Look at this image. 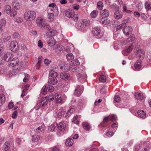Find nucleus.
<instances>
[{
  "label": "nucleus",
  "mask_w": 151,
  "mask_h": 151,
  "mask_svg": "<svg viewBox=\"0 0 151 151\" xmlns=\"http://www.w3.org/2000/svg\"><path fill=\"white\" fill-rule=\"evenodd\" d=\"M18 43L16 41H12L11 42L9 48L12 51L16 52L18 50Z\"/></svg>",
  "instance_id": "obj_7"
},
{
  "label": "nucleus",
  "mask_w": 151,
  "mask_h": 151,
  "mask_svg": "<svg viewBox=\"0 0 151 151\" xmlns=\"http://www.w3.org/2000/svg\"><path fill=\"white\" fill-rule=\"evenodd\" d=\"M98 13V12L97 10H94L91 12L90 15L92 18H94L97 17Z\"/></svg>",
  "instance_id": "obj_36"
},
{
  "label": "nucleus",
  "mask_w": 151,
  "mask_h": 151,
  "mask_svg": "<svg viewBox=\"0 0 151 151\" xmlns=\"http://www.w3.org/2000/svg\"><path fill=\"white\" fill-rule=\"evenodd\" d=\"M128 20H127L126 19L124 20V22L118 26L116 28V30H118L125 27L126 25V23H127L128 22Z\"/></svg>",
  "instance_id": "obj_27"
},
{
  "label": "nucleus",
  "mask_w": 151,
  "mask_h": 151,
  "mask_svg": "<svg viewBox=\"0 0 151 151\" xmlns=\"http://www.w3.org/2000/svg\"><path fill=\"white\" fill-rule=\"evenodd\" d=\"M100 14L101 16L104 17H105L109 16V12L108 10L106 9H104L101 11Z\"/></svg>",
  "instance_id": "obj_15"
},
{
  "label": "nucleus",
  "mask_w": 151,
  "mask_h": 151,
  "mask_svg": "<svg viewBox=\"0 0 151 151\" xmlns=\"http://www.w3.org/2000/svg\"><path fill=\"white\" fill-rule=\"evenodd\" d=\"M13 145L7 142L4 143L3 149L4 151H13Z\"/></svg>",
  "instance_id": "obj_6"
},
{
  "label": "nucleus",
  "mask_w": 151,
  "mask_h": 151,
  "mask_svg": "<svg viewBox=\"0 0 151 151\" xmlns=\"http://www.w3.org/2000/svg\"><path fill=\"white\" fill-rule=\"evenodd\" d=\"M135 96L136 98L138 100H142L143 98V95L141 93H136Z\"/></svg>",
  "instance_id": "obj_35"
},
{
  "label": "nucleus",
  "mask_w": 151,
  "mask_h": 151,
  "mask_svg": "<svg viewBox=\"0 0 151 151\" xmlns=\"http://www.w3.org/2000/svg\"><path fill=\"white\" fill-rule=\"evenodd\" d=\"M123 11L124 12H125L128 14H130L132 12V11H131L127 9V7L125 5H123Z\"/></svg>",
  "instance_id": "obj_48"
},
{
  "label": "nucleus",
  "mask_w": 151,
  "mask_h": 151,
  "mask_svg": "<svg viewBox=\"0 0 151 151\" xmlns=\"http://www.w3.org/2000/svg\"><path fill=\"white\" fill-rule=\"evenodd\" d=\"M133 48V46L131 45L125 49V51L127 53H129L132 51Z\"/></svg>",
  "instance_id": "obj_42"
},
{
  "label": "nucleus",
  "mask_w": 151,
  "mask_h": 151,
  "mask_svg": "<svg viewBox=\"0 0 151 151\" xmlns=\"http://www.w3.org/2000/svg\"><path fill=\"white\" fill-rule=\"evenodd\" d=\"M0 107H1L5 101L6 100L4 95L3 93L1 94L0 95Z\"/></svg>",
  "instance_id": "obj_30"
},
{
  "label": "nucleus",
  "mask_w": 151,
  "mask_h": 151,
  "mask_svg": "<svg viewBox=\"0 0 151 151\" xmlns=\"http://www.w3.org/2000/svg\"><path fill=\"white\" fill-rule=\"evenodd\" d=\"M42 59V56H40L38 57V61L37 64L39 66H40L41 62Z\"/></svg>",
  "instance_id": "obj_61"
},
{
  "label": "nucleus",
  "mask_w": 151,
  "mask_h": 151,
  "mask_svg": "<svg viewBox=\"0 0 151 151\" xmlns=\"http://www.w3.org/2000/svg\"><path fill=\"white\" fill-rule=\"evenodd\" d=\"M100 21L101 23L104 24H108L110 22V21L105 17L102 18L100 19Z\"/></svg>",
  "instance_id": "obj_25"
},
{
  "label": "nucleus",
  "mask_w": 151,
  "mask_h": 151,
  "mask_svg": "<svg viewBox=\"0 0 151 151\" xmlns=\"http://www.w3.org/2000/svg\"><path fill=\"white\" fill-rule=\"evenodd\" d=\"M59 65L60 69L63 71H67L70 69L69 64L63 61L60 62Z\"/></svg>",
  "instance_id": "obj_5"
},
{
  "label": "nucleus",
  "mask_w": 151,
  "mask_h": 151,
  "mask_svg": "<svg viewBox=\"0 0 151 151\" xmlns=\"http://www.w3.org/2000/svg\"><path fill=\"white\" fill-rule=\"evenodd\" d=\"M83 128L86 130H89L90 129V125L87 122H84L82 124Z\"/></svg>",
  "instance_id": "obj_21"
},
{
  "label": "nucleus",
  "mask_w": 151,
  "mask_h": 151,
  "mask_svg": "<svg viewBox=\"0 0 151 151\" xmlns=\"http://www.w3.org/2000/svg\"><path fill=\"white\" fill-rule=\"evenodd\" d=\"M41 92L42 94H45L47 93V89L46 86H44L41 90Z\"/></svg>",
  "instance_id": "obj_59"
},
{
  "label": "nucleus",
  "mask_w": 151,
  "mask_h": 151,
  "mask_svg": "<svg viewBox=\"0 0 151 151\" xmlns=\"http://www.w3.org/2000/svg\"><path fill=\"white\" fill-rule=\"evenodd\" d=\"M19 72L18 70H16V71L15 72V74H14L15 75H20L21 76H28V74H26L25 73L23 72H22L19 73Z\"/></svg>",
  "instance_id": "obj_55"
},
{
  "label": "nucleus",
  "mask_w": 151,
  "mask_h": 151,
  "mask_svg": "<svg viewBox=\"0 0 151 151\" xmlns=\"http://www.w3.org/2000/svg\"><path fill=\"white\" fill-rule=\"evenodd\" d=\"M92 32L93 35L97 36L98 38H101L103 36L102 34L101 33V29L99 27H96L93 28Z\"/></svg>",
  "instance_id": "obj_4"
},
{
  "label": "nucleus",
  "mask_w": 151,
  "mask_h": 151,
  "mask_svg": "<svg viewBox=\"0 0 151 151\" xmlns=\"http://www.w3.org/2000/svg\"><path fill=\"white\" fill-rule=\"evenodd\" d=\"M142 144H139L136 145L134 149V151H139V150H142Z\"/></svg>",
  "instance_id": "obj_41"
},
{
  "label": "nucleus",
  "mask_w": 151,
  "mask_h": 151,
  "mask_svg": "<svg viewBox=\"0 0 151 151\" xmlns=\"http://www.w3.org/2000/svg\"><path fill=\"white\" fill-rule=\"evenodd\" d=\"M6 21L4 19H1L0 21V32H1L3 28L6 25Z\"/></svg>",
  "instance_id": "obj_20"
},
{
  "label": "nucleus",
  "mask_w": 151,
  "mask_h": 151,
  "mask_svg": "<svg viewBox=\"0 0 151 151\" xmlns=\"http://www.w3.org/2000/svg\"><path fill=\"white\" fill-rule=\"evenodd\" d=\"M49 7H51L53 8H55V11H56V12H57L58 10V8L57 7V6L56 5V4L55 3H52V4H50L49 5Z\"/></svg>",
  "instance_id": "obj_54"
},
{
  "label": "nucleus",
  "mask_w": 151,
  "mask_h": 151,
  "mask_svg": "<svg viewBox=\"0 0 151 151\" xmlns=\"http://www.w3.org/2000/svg\"><path fill=\"white\" fill-rule=\"evenodd\" d=\"M65 16L69 18L73 17L75 15V13L72 10L68 9L65 12Z\"/></svg>",
  "instance_id": "obj_14"
},
{
  "label": "nucleus",
  "mask_w": 151,
  "mask_h": 151,
  "mask_svg": "<svg viewBox=\"0 0 151 151\" xmlns=\"http://www.w3.org/2000/svg\"><path fill=\"white\" fill-rule=\"evenodd\" d=\"M55 125L54 124H52L49 127V130L51 131H53L55 129Z\"/></svg>",
  "instance_id": "obj_58"
},
{
  "label": "nucleus",
  "mask_w": 151,
  "mask_h": 151,
  "mask_svg": "<svg viewBox=\"0 0 151 151\" xmlns=\"http://www.w3.org/2000/svg\"><path fill=\"white\" fill-rule=\"evenodd\" d=\"M81 117V116L76 115L73 118V122L74 123L77 124H78L79 123V120L80 119Z\"/></svg>",
  "instance_id": "obj_22"
},
{
  "label": "nucleus",
  "mask_w": 151,
  "mask_h": 151,
  "mask_svg": "<svg viewBox=\"0 0 151 151\" xmlns=\"http://www.w3.org/2000/svg\"><path fill=\"white\" fill-rule=\"evenodd\" d=\"M19 63V60L18 58H14L11 60L9 64L10 67H12L15 66Z\"/></svg>",
  "instance_id": "obj_13"
},
{
  "label": "nucleus",
  "mask_w": 151,
  "mask_h": 151,
  "mask_svg": "<svg viewBox=\"0 0 151 151\" xmlns=\"http://www.w3.org/2000/svg\"><path fill=\"white\" fill-rule=\"evenodd\" d=\"M137 113L139 117L143 119L145 118L146 113L143 111L139 110L138 111Z\"/></svg>",
  "instance_id": "obj_18"
},
{
  "label": "nucleus",
  "mask_w": 151,
  "mask_h": 151,
  "mask_svg": "<svg viewBox=\"0 0 151 151\" xmlns=\"http://www.w3.org/2000/svg\"><path fill=\"white\" fill-rule=\"evenodd\" d=\"M24 18L27 21H32L34 20L36 16V13L32 11H29L25 13L24 15Z\"/></svg>",
  "instance_id": "obj_2"
},
{
  "label": "nucleus",
  "mask_w": 151,
  "mask_h": 151,
  "mask_svg": "<svg viewBox=\"0 0 151 151\" xmlns=\"http://www.w3.org/2000/svg\"><path fill=\"white\" fill-rule=\"evenodd\" d=\"M121 99L119 96L116 95L114 97V100L116 102L119 103Z\"/></svg>",
  "instance_id": "obj_56"
},
{
  "label": "nucleus",
  "mask_w": 151,
  "mask_h": 151,
  "mask_svg": "<svg viewBox=\"0 0 151 151\" xmlns=\"http://www.w3.org/2000/svg\"><path fill=\"white\" fill-rule=\"evenodd\" d=\"M123 31L126 35H129L132 33V29L131 26H127L123 29Z\"/></svg>",
  "instance_id": "obj_10"
},
{
  "label": "nucleus",
  "mask_w": 151,
  "mask_h": 151,
  "mask_svg": "<svg viewBox=\"0 0 151 151\" xmlns=\"http://www.w3.org/2000/svg\"><path fill=\"white\" fill-rule=\"evenodd\" d=\"M5 12L6 13L9 14L12 11V9L11 6L9 5H6L5 6Z\"/></svg>",
  "instance_id": "obj_33"
},
{
  "label": "nucleus",
  "mask_w": 151,
  "mask_h": 151,
  "mask_svg": "<svg viewBox=\"0 0 151 151\" xmlns=\"http://www.w3.org/2000/svg\"><path fill=\"white\" fill-rule=\"evenodd\" d=\"M32 141L33 142H37L38 141L40 138V136L37 135L36 136H32Z\"/></svg>",
  "instance_id": "obj_46"
},
{
  "label": "nucleus",
  "mask_w": 151,
  "mask_h": 151,
  "mask_svg": "<svg viewBox=\"0 0 151 151\" xmlns=\"http://www.w3.org/2000/svg\"><path fill=\"white\" fill-rule=\"evenodd\" d=\"M90 25V22L88 20L85 19L77 23L76 26V28L81 31L84 32L86 31L87 27Z\"/></svg>",
  "instance_id": "obj_1"
},
{
  "label": "nucleus",
  "mask_w": 151,
  "mask_h": 151,
  "mask_svg": "<svg viewBox=\"0 0 151 151\" xmlns=\"http://www.w3.org/2000/svg\"><path fill=\"white\" fill-rule=\"evenodd\" d=\"M47 42L48 45L51 46H53L55 44V40L52 38H51Z\"/></svg>",
  "instance_id": "obj_32"
},
{
  "label": "nucleus",
  "mask_w": 151,
  "mask_h": 151,
  "mask_svg": "<svg viewBox=\"0 0 151 151\" xmlns=\"http://www.w3.org/2000/svg\"><path fill=\"white\" fill-rule=\"evenodd\" d=\"M12 55L9 52L5 54L3 56V60L6 61H9Z\"/></svg>",
  "instance_id": "obj_19"
},
{
  "label": "nucleus",
  "mask_w": 151,
  "mask_h": 151,
  "mask_svg": "<svg viewBox=\"0 0 151 151\" xmlns=\"http://www.w3.org/2000/svg\"><path fill=\"white\" fill-rule=\"evenodd\" d=\"M56 100V102L58 103L61 102L62 99L61 98V95L58 93H57L55 94Z\"/></svg>",
  "instance_id": "obj_24"
},
{
  "label": "nucleus",
  "mask_w": 151,
  "mask_h": 151,
  "mask_svg": "<svg viewBox=\"0 0 151 151\" xmlns=\"http://www.w3.org/2000/svg\"><path fill=\"white\" fill-rule=\"evenodd\" d=\"M58 129L61 131H63L65 130L66 127V124L63 121H62L57 124Z\"/></svg>",
  "instance_id": "obj_12"
},
{
  "label": "nucleus",
  "mask_w": 151,
  "mask_h": 151,
  "mask_svg": "<svg viewBox=\"0 0 151 151\" xmlns=\"http://www.w3.org/2000/svg\"><path fill=\"white\" fill-rule=\"evenodd\" d=\"M117 118L116 115L114 114L110 115L109 116L105 117L103 119V122L101 123V125L103 127H107V123L109 121L114 122L116 120Z\"/></svg>",
  "instance_id": "obj_3"
},
{
  "label": "nucleus",
  "mask_w": 151,
  "mask_h": 151,
  "mask_svg": "<svg viewBox=\"0 0 151 151\" xmlns=\"http://www.w3.org/2000/svg\"><path fill=\"white\" fill-rule=\"evenodd\" d=\"M48 81L50 84L54 85L57 83L58 80L56 77L51 76V78L49 79Z\"/></svg>",
  "instance_id": "obj_17"
},
{
  "label": "nucleus",
  "mask_w": 151,
  "mask_h": 151,
  "mask_svg": "<svg viewBox=\"0 0 151 151\" xmlns=\"http://www.w3.org/2000/svg\"><path fill=\"white\" fill-rule=\"evenodd\" d=\"M97 6L98 9L100 10H101L103 8V4L102 2L99 1L97 3Z\"/></svg>",
  "instance_id": "obj_40"
},
{
  "label": "nucleus",
  "mask_w": 151,
  "mask_h": 151,
  "mask_svg": "<svg viewBox=\"0 0 151 151\" xmlns=\"http://www.w3.org/2000/svg\"><path fill=\"white\" fill-rule=\"evenodd\" d=\"M73 143V141L72 139H68L66 140L65 144L66 146H71Z\"/></svg>",
  "instance_id": "obj_29"
},
{
  "label": "nucleus",
  "mask_w": 151,
  "mask_h": 151,
  "mask_svg": "<svg viewBox=\"0 0 151 151\" xmlns=\"http://www.w3.org/2000/svg\"><path fill=\"white\" fill-rule=\"evenodd\" d=\"M51 62V60H50L49 59L47 58L45 59L44 60V63L46 64L47 65L50 64Z\"/></svg>",
  "instance_id": "obj_64"
},
{
  "label": "nucleus",
  "mask_w": 151,
  "mask_h": 151,
  "mask_svg": "<svg viewBox=\"0 0 151 151\" xmlns=\"http://www.w3.org/2000/svg\"><path fill=\"white\" fill-rule=\"evenodd\" d=\"M114 132L111 131H107L105 134V137H110L112 136L114 134Z\"/></svg>",
  "instance_id": "obj_37"
},
{
  "label": "nucleus",
  "mask_w": 151,
  "mask_h": 151,
  "mask_svg": "<svg viewBox=\"0 0 151 151\" xmlns=\"http://www.w3.org/2000/svg\"><path fill=\"white\" fill-rule=\"evenodd\" d=\"M45 20L40 17H38L36 19V22L38 26L40 27H43L45 26Z\"/></svg>",
  "instance_id": "obj_9"
},
{
  "label": "nucleus",
  "mask_w": 151,
  "mask_h": 151,
  "mask_svg": "<svg viewBox=\"0 0 151 151\" xmlns=\"http://www.w3.org/2000/svg\"><path fill=\"white\" fill-rule=\"evenodd\" d=\"M83 89L82 86L78 85L76 88L74 94L76 96H79L82 93Z\"/></svg>",
  "instance_id": "obj_8"
},
{
  "label": "nucleus",
  "mask_w": 151,
  "mask_h": 151,
  "mask_svg": "<svg viewBox=\"0 0 151 151\" xmlns=\"http://www.w3.org/2000/svg\"><path fill=\"white\" fill-rule=\"evenodd\" d=\"M135 38V36L134 35H132L131 36H130L128 38L127 40L124 42L125 44H127L128 43L131 42L133 41Z\"/></svg>",
  "instance_id": "obj_28"
},
{
  "label": "nucleus",
  "mask_w": 151,
  "mask_h": 151,
  "mask_svg": "<svg viewBox=\"0 0 151 151\" xmlns=\"http://www.w3.org/2000/svg\"><path fill=\"white\" fill-rule=\"evenodd\" d=\"M106 76H100L99 78V81L102 83H104L106 81Z\"/></svg>",
  "instance_id": "obj_51"
},
{
  "label": "nucleus",
  "mask_w": 151,
  "mask_h": 151,
  "mask_svg": "<svg viewBox=\"0 0 151 151\" xmlns=\"http://www.w3.org/2000/svg\"><path fill=\"white\" fill-rule=\"evenodd\" d=\"M58 75V73L53 70L49 71V76H57Z\"/></svg>",
  "instance_id": "obj_52"
},
{
  "label": "nucleus",
  "mask_w": 151,
  "mask_h": 151,
  "mask_svg": "<svg viewBox=\"0 0 151 151\" xmlns=\"http://www.w3.org/2000/svg\"><path fill=\"white\" fill-rule=\"evenodd\" d=\"M29 85L28 84L24 83L23 84L22 88L23 91H25L27 90L29 88Z\"/></svg>",
  "instance_id": "obj_39"
},
{
  "label": "nucleus",
  "mask_w": 151,
  "mask_h": 151,
  "mask_svg": "<svg viewBox=\"0 0 151 151\" xmlns=\"http://www.w3.org/2000/svg\"><path fill=\"white\" fill-rule=\"evenodd\" d=\"M65 49V48L63 46H60L58 47L56 49V51L58 52V51H59L60 52L63 50Z\"/></svg>",
  "instance_id": "obj_57"
},
{
  "label": "nucleus",
  "mask_w": 151,
  "mask_h": 151,
  "mask_svg": "<svg viewBox=\"0 0 151 151\" xmlns=\"http://www.w3.org/2000/svg\"><path fill=\"white\" fill-rule=\"evenodd\" d=\"M70 76H60V78L63 80L66 81L70 79Z\"/></svg>",
  "instance_id": "obj_63"
},
{
  "label": "nucleus",
  "mask_w": 151,
  "mask_h": 151,
  "mask_svg": "<svg viewBox=\"0 0 151 151\" xmlns=\"http://www.w3.org/2000/svg\"><path fill=\"white\" fill-rule=\"evenodd\" d=\"M149 143L148 142H144L143 144H142V150L144 148V151H147L148 149V144Z\"/></svg>",
  "instance_id": "obj_38"
},
{
  "label": "nucleus",
  "mask_w": 151,
  "mask_h": 151,
  "mask_svg": "<svg viewBox=\"0 0 151 151\" xmlns=\"http://www.w3.org/2000/svg\"><path fill=\"white\" fill-rule=\"evenodd\" d=\"M70 64L71 65H78L80 64V62L78 59H76L71 61V63H70Z\"/></svg>",
  "instance_id": "obj_44"
},
{
  "label": "nucleus",
  "mask_w": 151,
  "mask_h": 151,
  "mask_svg": "<svg viewBox=\"0 0 151 151\" xmlns=\"http://www.w3.org/2000/svg\"><path fill=\"white\" fill-rule=\"evenodd\" d=\"M45 129V126L44 125H42L37 128L36 129V132L37 133H40L44 131Z\"/></svg>",
  "instance_id": "obj_31"
},
{
  "label": "nucleus",
  "mask_w": 151,
  "mask_h": 151,
  "mask_svg": "<svg viewBox=\"0 0 151 151\" xmlns=\"http://www.w3.org/2000/svg\"><path fill=\"white\" fill-rule=\"evenodd\" d=\"M114 16L116 19H119L122 17V14L119 12V11H116L114 13Z\"/></svg>",
  "instance_id": "obj_26"
},
{
  "label": "nucleus",
  "mask_w": 151,
  "mask_h": 151,
  "mask_svg": "<svg viewBox=\"0 0 151 151\" xmlns=\"http://www.w3.org/2000/svg\"><path fill=\"white\" fill-rule=\"evenodd\" d=\"M74 56L72 53L68 54L66 55V58L68 60H72L74 58Z\"/></svg>",
  "instance_id": "obj_47"
},
{
  "label": "nucleus",
  "mask_w": 151,
  "mask_h": 151,
  "mask_svg": "<svg viewBox=\"0 0 151 151\" xmlns=\"http://www.w3.org/2000/svg\"><path fill=\"white\" fill-rule=\"evenodd\" d=\"M74 111V110L73 109H71L69 110L68 112L66 113V115L65 116V117H66L67 116V115L68 114L70 115L71 113L73 112Z\"/></svg>",
  "instance_id": "obj_62"
},
{
  "label": "nucleus",
  "mask_w": 151,
  "mask_h": 151,
  "mask_svg": "<svg viewBox=\"0 0 151 151\" xmlns=\"http://www.w3.org/2000/svg\"><path fill=\"white\" fill-rule=\"evenodd\" d=\"M47 98H48L47 99H48L49 102H51L52 101H53L54 99V96L52 93L51 94L48 96L47 97Z\"/></svg>",
  "instance_id": "obj_49"
},
{
  "label": "nucleus",
  "mask_w": 151,
  "mask_h": 151,
  "mask_svg": "<svg viewBox=\"0 0 151 151\" xmlns=\"http://www.w3.org/2000/svg\"><path fill=\"white\" fill-rule=\"evenodd\" d=\"M145 8L147 10L151 8L150 2L148 1L145 2Z\"/></svg>",
  "instance_id": "obj_53"
},
{
  "label": "nucleus",
  "mask_w": 151,
  "mask_h": 151,
  "mask_svg": "<svg viewBox=\"0 0 151 151\" xmlns=\"http://www.w3.org/2000/svg\"><path fill=\"white\" fill-rule=\"evenodd\" d=\"M14 20L15 22L17 23H22L23 21V19L20 17L15 18Z\"/></svg>",
  "instance_id": "obj_50"
},
{
  "label": "nucleus",
  "mask_w": 151,
  "mask_h": 151,
  "mask_svg": "<svg viewBox=\"0 0 151 151\" xmlns=\"http://www.w3.org/2000/svg\"><path fill=\"white\" fill-rule=\"evenodd\" d=\"M136 56L137 57L139 58L140 60L143 58L145 56V52L142 49H138L136 53Z\"/></svg>",
  "instance_id": "obj_11"
},
{
  "label": "nucleus",
  "mask_w": 151,
  "mask_h": 151,
  "mask_svg": "<svg viewBox=\"0 0 151 151\" xmlns=\"http://www.w3.org/2000/svg\"><path fill=\"white\" fill-rule=\"evenodd\" d=\"M78 79L80 82L81 83L84 82L87 79V77L86 76H79Z\"/></svg>",
  "instance_id": "obj_43"
},
{
  "label": "nucleus",
  "mask_w": 151,
  "mask_h": 151,
  "mask_svg": "<svg viewBox=\"0 0 151 151\" xmlns=\"http://www.w3.org/2000/svg\"><path fill=\"white\" fill-rule=\"evenodd\" d=\"M111 8L114 9L116 11H119V6L115 4H113L111 5Z\"/></svg>",
  "instance_id": "obj_45"
},
{
  "label": "nucleus",
  "mask_w": 151,
  "mask_h": 151,
  "mask_svg": "<svg viewBox=\"0 0 151 151\" xmlns=\"http://www.w3.org/2000/svg\"><path fill=\"white\" fill-rule=\"evenodd\" d=\"M141 62V60H138L137 61L134 65L135 70H138L141 68L142 65Z\"/></svg>",
  "instance_id": "obj_16"
},
{
  "label": "nucleus",
  "mask_w": 151,
  "mask_h": 151,
  "mask_svg": "<svg viewBox=\"0 0 151 151\" xmlns=\"http://www.w3.org/2000/svg\"><path fill=\"white\" fill-rule=\"evenodd\" d=\"M12 4L14 6V8L15 9H18L19 8V3L17 0H15L13 2Z\"/></svg>",
  "instance_id": "obj_34"
},
{
  "label": "nucleus",
  "mask_w": 151,
  "mask_h": 151,
  "mask_svg": "<svg viewBox=\"0 0 151 151\" xmlns=\"http://www.w3.org/2000/svg\"><path fill=\"white\" fill-rule=\"evenodd\" d=\"M48 17L51 20H53L54 17V14L52 13H49L48 14Z\"/></svg>",
  "instance_id": "obj_60"
},
{
  "label": "nucleus",
  "mask_w": 151,
  "mask_h": 151,
  "mask_svg": "<svg viewBox=\"0 0 151 151\" xmlns=\"http://www.w3.org/2000/svg\"><path fill=\"white\" fill-rule=\"evenodd\" d=\"M65 112L63 109H60L56 113L57 117L59 118H61Z\"/></svg>",
  "instance_id": "obj_23"
}]
</instances>
